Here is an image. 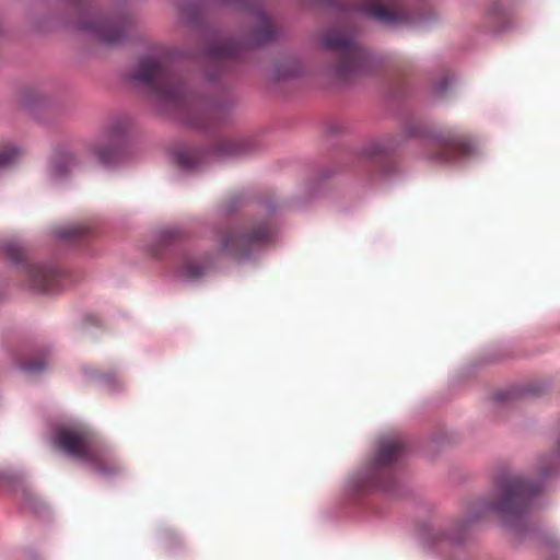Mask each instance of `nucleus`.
<instances>
[{
	"label": "nucleus",
	"instance_id": "f257e3e1",
	"mask_svg": "<svg viewBox=\"0 0 560 560\" xmlns=\"http://www.w3.org/2000/svg\"><path fill=\"white\" fill-rule=\"evenodd\" d=\"M542 480L530 481L526 477L516 474L503 476L498 482L499 497L479 503L481 514L474 516L480 520L486 512L497 513L509 526H518L525 515L530 512L537 501L538 493L542 490Z\"/></svg>",
	"mask_w": 560,
	"mask_h": 560
},
{
	"label": "nucleus",
	"instance_id": "f03ea898",
	"mask_svg": "<svg viewBox=\"0 0 560 560\" xmlns=\"http://www.w3.org/2000/svg\"><path fill=\"white\" fill-rule=\"evenodd\" d=\"M332 16L336 30L327 35H349L369 21L400 25L410 20L402 0H342Z\"/></svg>",
	"mask_w": 560,
	"mask_h": 560
},
{
	"label": "nucleus",
	"instance_id": "7ed1b4c3",
	"mask_svg": "<svg viewBox=\"0 0 560 560\" xmlns=\"http://www.w3.org/2000/svg\"><path fill=\"white\" fill-rule=\"evenodd\" d=\"M130 80L165 106L177 110H183L188 106L183 84L170 71L162 57H142L130 73Z\"/></svg>",
	"mask_w": 560,
	"mask_h": 560
},
{
	"label": "nucleus",
	"instance_id": "20e7f679",
	"mask_svg": "<svg viewBox=\"0 0 560 560\" xmlns=\"http://www.w3.org/2000/svg\"><path fill=\"white\" fill-rule=\"evenodd\" d=\"M55 444L70 456L88 462L104 476L121 471V465L114 453L95 442L93 434L82 425L61 427L55 434Z\"/></svg>",
	"mask_w": 560,
	"mask_h": 560
},
{
	"label": "nucleus",
	"instance_id": "39448f33",
	"mask_svg": "<svg viewBox=\"0 0 560 560\" xmlns=\"http://www.w3.org/2000/svg\"><path fill=\"white\" fill-rule=\"evenodd\" d=\"M355 37H323L322 46L332 54V71L337 80L351 81L365 74L370 59L364 49L354 40Z\"/></svg>",
	"mask_w": 560,
	"mask_h": 560
},
{
	"label": "nucleus",
	"instance_id": "423d86ee",
	"mask_svg": "<svg viewBox=\"0 0 560 560\" xmlns=\"http://www.w3.org/2000/svg\"><path fill=\"white\" fill-rule=\"evenodd\" d=\"M272 236V228L268 222L253 226L250 230L231 229L220 236V253L235 259L249 255L250 250L268 242Z\"/></svg>",
	"mask_w": 560,
	"mask_h": 560
},
{
	"label": "nucleus",
	"instance_id": "0eeeda50",
	"mask_svg": "<svg viewBox=\"0 0 560 560\" xmlns=\"http://www.w3.org/2000/svg\"><path fill=\"white\" fill-rule=\"evenodd\" d=\"M405 452V444L400 439H384L380 442L377 454L371 467V486L387 490V481L392 478L390 468Z\"/></svg>",
	"mask_w": 560,
	"mask_h": 560
},
{
	"label": "nucleus",
	"instance_id": "6e6552de",
	"mask_svg": "<svg viewBox=\"0 0 560 560\" xmlns=\"http://www.w3.org/2000/svg\"><path fill=\"white\" fill-rule=\"evenodd\" d=\"M125 130L126 126L121 121L110 124L96 139L86 144V152L103 165L114 163L119 155Z\"/></svg>",
	"mask_w": 560,
	"mask_h": 560
},
{
	"label": "nucleus",
	"instance_id": "1a4fd4ad",
	"mask_svg": "<svg viewBox=\"0 0 560 560\" xmlns=\"http://www.w3.org/2000/svg\"><path fill=\"white\" fill-rule=\"evenodd\" d=\"M434 145L433 159L440 162H451L469 155L472 152V143L468 136L456 131L446 130L432 140Z\"/></svg>",
	"mask_w": 560,
	"mask_h": 560
},
{
	"label": "nucleus",
	"instance_id": "9d476101",
	"mask_svg": "<svg viewBox=\"0 0 560 560\" xmlns=\"http://www.w3.org/2000/svg\"><path fill=\"white\" fill-rule=\"evenodd\" d=\"M223 42H219L210 49V55L215 60L240 59L244 56V48L241 43H236V37H225ZM244 46L261 48L268 46L276 37H242Z\"/></svg>",
	"mask_w": 560,
	"mask_h": 560
},
{
	"label": "nucleus",
	"instance_id": "9b49d317",
	"mask_svg": "<svg viewBox=\"0 0 560 560\" xmlns=\"http://www.w3.org/2000/svg\"><path fill=\"white\" fill-rule=\"evenodd\" d=\"M30 289L37 292H49L54 290L59 280L58 271L48 266L38 264H24L22 266Z\"/></svg>",
	"mask_w": 560,
	"mask_h": 560
},
{
	"label": "nucleus",
	"instance_id": "f8f14e48",
	"mask_svg": "<svg viewBox=\"0 0 560 560\" xmlns=\"http://www.w3.org/2000/svg\"><path fill=\"white\" fill-rule=\"evenodd\" d=\"M125 37H91L89 54L95 57H104L124 45Z\"/></svg>",
	"mask_w": 560,
	"mask_h": 560
},
{
	"label": "nucleus",
	"instance_id": "ddd939ff",
	"mask_svg": "<svg viewBox=\"0 0 560 560\" xmlns=\"http://www.w3.org/2000/svg\"><path fill=\"white\" fill-rule=\"evenodd\" d=\"M560 467V441L549 457L542 458L539 463V475L541 479L553 474Z\"/></svg>",
	"mask_w": 560,
	"mask_h": 560
},
{
	"label": "nucleus",
	"instance_id": "4468645a",
	"mask_svg": "<svg viewBox=\"0 0 560 560\" xmlns=\"http://www.w3.org/2000/svg\"><path fill=\"white\" fill-rule=\"evenodd\" d=\"M208 269V266L196 259H186L180 267V275L189 280L201 278Z\"/></svg>",
	"mask_w": 560,
	"mask_h": 560
},
{
	"label": "nucleus",
	"instance_id": "2eb2a0df",
	"mask_svg": "<svg viewBox=\"0 0 560 560\" xmlns=\"http://www.w3.org/2000/svg\"><path fill=\"white\" fill-rule=\"evenodd\" d=\"M23 155V150L12 143L0 145V168L16 162Z\"/></svg>",
	"mask_w": 560,
	"mask_h": 560
},
{
	"label": "nucleus",
	"instance_id": "dca6fc26",
	"mask_svg": "<svg viewBox=\"0 0 560 560\" xmlns=\"http://www.w3.org/2000/svg\"><path fill=\"white\" fill-rule=\"evenodd\" d=\"M90 226L74 223L58 231V236L63 240H80L89 235Z\"/></svg>",
	"mask_w": 560,
	"mask_h": 560
},
{
	"label": "nucleus",
	"instance_id": "f3484780",
	"mask_svg": "<svg viewBox=\"0 0 560 560\" xmlns=\"http://www.w3.org/2000/svg\"><path fill=\"white\" fill-rule=\"evenodd\" d=\"M74 162H75V158L70 152H62V153L57 154L51 162L54 173L56 175H63L67 171L65 165L66 164L70 165V164H73Z\"/></svg>",
	"mask_w": 560,
	"mask_h": 560
},
{
	"label": "nucleus",
	"instance_id": "a211bd4d",
	"mask_svg": "<svg viewBox=\"0 0 560 560\" xmlns=\"http://www.w3.org/2000/svg\"><path fill=\"white\" fill-rule=\"evenodd\" d=\"M180 20L192 26V27H198L202 24V14L200 12L199 9L197 8H190V7H187V8H183L182 11H180Z\"/></svg>",
	"mask_w": 560,
	"mask_h": 560
},
{
	"label": "nucleus",
	"instance_id": "6ab92c4d",
	"mask_svg": "<svg viewBox=\"0 0 560 560\" xmlns=\"http://www.w3.org/2000/svg\"><path fill=\"white\" fill-rule=\"evenodd\" d=\"M177 163L185 170H192L197 165V155L191 152H180L177 154Z\"/></svg>",
	"mask_w": 560,
	"mask_h": 560
},
{
	"label": "nucleus",
	"instance_id": "aec40b11",
	"mask_svg": "<svg viewBox=\"0 0 560 560\" xmlns=\"http://www.w3.org/2000/svg\"><path fill=\"white\" fill-rule=\"evenodd\" d=\"M47 365V360L45 357H39L34 360L24 362L22 364V369L30 373H37L43 371Z\"/></svg>",
	"mask_w": 560,
	"mask_h": 560
},
{
	"label": "nucleus",
	"instance_id": "412c9836",
	"mask_svg": "<svg viewBox=\"0 0 560 560\" xmlns=\"http://www.w3.org/2000/svg\"><path fill=\"white\" fill-rule=\"evenodd\" d=\"M7 255L15 262L23 261L26 256L25 249L16 244H8L5 247Z\"/></svg>",
	"mask_w": 560,
	"mask_h": 560
},
{
	"label": "nucleus",
	"instance_id": "4be33fe9",
	"mask_svg": "<svg viewBox=\"0 0 560 560\" xmlns=\"http://www.w3.org/2000/svg\"><path fill=\"white\" fill-rule=\"evenodd\" d=\"M24 104L25 106L32 108V107H35L37 105H44L45 104V97L37 93V92H32L30 93L28 95L25 96L24 98Z\"/></svg>",
	"mask_w": 560,
	"mask_h": 560
},
{
	"label": "nucleus",
	"instance_id": "5701e85b",
	"mask_svg": "<svg viewBox=\"0 0 560 560\" xmlns=\"http://www.w3.org/2000/svg\"><path fill=\"white\" fill-rule=\"evenodd\" d=\"M91 30L94 32V35H122L119 31L116 30H108L104 27L103 25H94L91 27Z\"/></svg>",
	"mask_w": 560,
	"mask_h": 560
},
{
	"label": "nucleus",
	"instance_id": "b1692460",
	"mask_svg": "<svg viewBox=\"0 0 560 560\" xmlns=\"http://www.w3.org/2000/svg\"><path fill=\"white\" fill-rule=\"evenodd\" d=\"M448 82H450V78L448 77H444L441 80V82L439 83V85L436 86L438 93H440V94L445 93L446 90H447Z\"/></svg>",
	"mask_w": 560,
	"mask_h": 560
},
{
	"label": "nucleus",
	"instance_id": "393cba45",
	"mask_svg": "<svg viewBox=\"0 0 560 560\" xmlns=\"http://www.w3.org/2000/svg\"><path fill=\"white\" fill-rule=\"evenodd\" d=\"M409 133L415 137L424 136V128L422 126H412L409 129Z\"/></svg>",
	"mask_w": 560,
	"mask_h": 560
},
{
	"label": "nucleus",
	"instance_id": "a878e982",
	"mask_svg": "<svg viewBox=\"0 0 560 560\" xmlns=\"http://www.w3.org/2000/svg\"><path fill=\"white\" fill-rule=\"evenodd\" d=\"M191 125L195 127V128H200V129H206L208 128L209 124L207 121H205L203 119H197V120H192L191 121Z\"/></svg>",
	"mask_w": 560,
	"mask_h": 560
},
{
	"label": "nucleus",
	"instance_id": "bb28decb",
	"mask_svg": "<svg viewBox=\"0 0 560 560\" xmlns=\"http://www.w3.org/2000/svg\"><path fill=\"white\" fill-rule=\"evenodd\" d=\"M497 398H498V400H503V399H505L502 395H498V396H497Z\"/></svg>",
	"mask_w": 560,
	"mask_h": 560
}]
</instances>
